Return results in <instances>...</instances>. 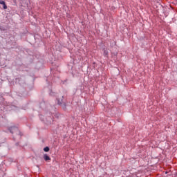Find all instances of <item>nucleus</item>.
<instances>
[{
    "instance_id": "4",
    "label": "nucleus",
    "mask_w": 177,
    "mask_h": 177,
    "mask_svg": "<svg viewBox=\"0 0 177 177\" xmlns=\"http://www.w3.org/2000/svg\"><path fill=\"white\" fill-rule=\"evenodd\" d=\"M0 5H5V1L0 0Z\"/></svg>"
},
{
    "instance_id": "2",
    "label": "nucleus",
    "mask_w": 177,
    "mask_h": 177,
    "mask_svg": "<svg viewBox=\"0 0 177 177\" xmlns=\"http://www.w3.org/2000/svg\"><path fill=\"white\" fill-rule=\"evenodd\" d=\"M3 9H5V10L8 9V6H6V3H4V4H3Z\"/></svg>"
},
{
    "instance_id": "1",
    "label": "nucleus",
    "mask_w": 177,
    "mask_h": 177,
    "mask_svg": "<svg viewBox=\"0 0 177 177\" xmlns=\"http://www.w3.org/2000/svg\"><path fill=\"white\" fill-rule=\"evenodd\" d=\"M44 158L45 160V161H50V157H49L48 156H47L46 154H45L44 156Z\"/></svg>"
},
{
    "instance_id": "3",
    "label": "nucleus",
    "mask_w": 177,
    "mask_h": 177,
    "mask_svg": "<svg viewBox=\"0 0 177 177\" xmlns=\"http://www.w3.org/2000/svg\"><path fill=\"white\" fill-rule=\"evenodd\" d=\"M44 151L48 152V151H49V147H46L44 149Z\"/></svg>"
}]
</instances>
